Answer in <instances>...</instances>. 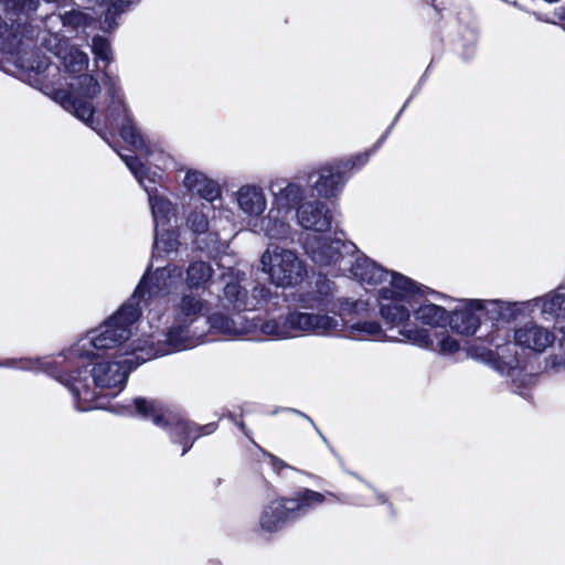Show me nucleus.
I'll use <instances>...</instances> for the list:
<instances>
[{"label":"nucleus","instance_id":"nucleus-33","mask_svg":"<svg viewBox=\"0 0 565 565\" xmlns=\"http://www.w3.org/2000/svg\"><path fill=\"white\" fill-rule=\"evenodd\" d=\"M213 276V268L205 262H194L186 269V285L190 288H206Z\"/></svg>","mask_w":565,"mask_h":565},{"label":"nucleus","instance_id":"nucleus-28","mask_svg":"<svg viewBox=\"0 0 565 565\" xmlns=\"http://www.w3.org/2000/svg\"><path fill=\"white\" fill-rule=\"evenodd\" d=\"M282 209H270L266 216H262L250 232L256 234H264L269 238H282L289 232V225L285 216H282Z\"/></svg>","mask_w":565,"mask_h":565},{"label":"nucleus","instance_id":"nucleus-40","mask_svg":"<svg viewBox=\"0 0 565 565\" xmlns=\"http://www.w3.org/2000/svg\"><path fill=\"white\" fill-rule=\"evenodd\" d=\"M376 501H377L379 503H385V502H386V499L384 498V495H383V494H381V493H376Z\"/></svg>","mask_w":565,"mask_h":565},{"label":"nucleus","instance_id":"nucleus-9","mask_svg":"<svg viewBox=\"0 0 565 565\" xmlns=\"http://www.w3.org/2000/svg\"><path fill=\"white\" fill-rule=\"evenodd\" d=\"M303 247L309 258L318 267L332 274H341L354 253V244L345 243L341 238L317 234L308 235Z\"/></svg>","mask_w":565,"mask_h":565},{"label":"nucleus","instance_id":"nucleus-24","mask_svg":"<svg viewBox=\"0 0 565 565\" xmlns=\"http://www.w3.org/2000/svg\"><path fill=\"white\" fill-rule=\"evenodd\" d=\"M298 224L316 233H323L331 227L332 215L329 207L320 201L302 202L296 211Z\"/></svg>","mask_w":565,"mask_h":565},{"label":"nucleus","instance_id":"nucleus-22","mask_svg":"<svg viewBox=\"0 0 565 565\" xmlns=\"http://www.w3.org/2000/svg\"><path fill=\"white\" fill-rule=\"evenodd\" d=\"M347 167L353 168L355 163L348 160L322 164L309 174L311 188L323 198L337 195L344 184L343 171Z\"/></svg>","mask_w":565,"mask_h":565},{"label":"nucleus","instance_id":"nucleus-19","mask_svg":"<svg viewBox=\"0 0 565 565\" xmlns=\"http://www.w3.org/2000/svg\"><path fill=\"white\" fill-rule=\"evenodd\" d=\"M286 316H281L279 318H273L267 321H262L260 319L248 318L243 315H234L233 317H227L221 312H215L212 316L207 317V322L210 328L221 334L235 337L242 335L250 332H255L256 330H260L263 334L271 335V333H266L264 331V326L270 321H278L284 319ZM273 337L280 338L276 334Z\"/></svg>","mask_w":565,"mask_h":565},{"label":"nucleus","instance_id":"nucleus-37","mask_svg":"<svg viewBox=\"0 0 565 565\" xmlns=\"http://www.w3.org/2000/svg\"><path fill=\"white\" fill-rule=\"evenodd\" d=\"M20 369L23 370H44L45 372L54 375L55 373L51 371V363L49 361H41V360H20L19 361Z\"/></svg>","mask_w":565,"mask_h":565},{"label":"nucleus","instance_id":"nucleus-30","mask_svg":"<svg viewBox=\"0 0 565 565\" xmlns=\"http://www.w3.org/2000/svg\"><path fill=\"white\" fill-rule=\"evenodd\" d=\"M212 206L210 203L195 202L191 204L190 212L186 215V225L196 234L204 233L209 228V213Z\"/></svg>","mask_w":565,"mask_h":565},{"label":"nucleus","instance_id":"nucleus-14","mask_svg":"<svg viewBox=\"0 0 565 565\" xmlns=\"http://www.w3.org/2000/svg\"><path fill=\"white\" fill-rule=\"evenodd\" d=\"M35 22L29 15L0 17V51L13 53L32 43L34 39L41 40V31Z\"/></svg>","mask_w":565,"mask_h":565},{"label":"nucleus","instance_id":"nucleus-11","mask_svg":"<svg viewBox=\"0 0 565 565\" xmlns=\"http://www.w3.org/2000/svg\"><path fill=\"white\" fill-rule=\"evenodd\" d=\"M134 404L138 415L150 419L159 427L169 429L173 441L183 445L182 455L186 454L198 437L199 428L195 425L183 420L179 415L153 401L139 397L134 401Z\"/></svg>","mask_w":565,"mask_h":565},{"label":"nucleus","instance_id":"nucleus-8","mask_svg":"<svg viewBox=\"0 0 565 565\" xmlns=\"http://www.w3.org/2000/svg\"><path fill=\"white\" fill-rule=\"evenodd\" d=\"M260 270L276 287L288 288L302 282L307 266L295 250L270 244L260 256Z\"/></svg>","mask_w":565,"mask_h":565},{"label":"nucleus","instance_id":"nucleus-25","mask_svg":"<svg viewBox=\"0 0 565 565\" xmlns=\"http://www.w3.org/2000/svg\"><path fill=\"white\" fill-rule=\"evenodd\" d=\"M295 519L288 499L279 498L263 508L258 518V527L264 533H276Z\"/></svg>","mask_w":565,"mask_h":565},{"label":"nucleus","instance_id":"nucleus-41","mask_svg":"<svg viewBox=\"0 0 565 565\" xmlns=\"http://www.w3.org/2000/svg\"><path fill=\"white\" fill-rule=\"evenodd\" d=\"M356 159L361 160V164H363L364 162H366L367 157L366 156H359Z\"/></svg>","mask_w":565,"mask_h":565},{"label":"nucleus","instance_id":"nucleus-39","mask_svg":"<svg viewBox=\"0 0 565 565\" xmlns=\"http://www.w3.org/2000/svg\"><path fill=\"white\" fill-rule=\"evenodd\" d=\"M507 364L509 365V369L513 372V374L515 372H518V373L520 372V371L516 370V361H515V359H512L511 361L507 362Z\"/></svg>","mask_w":565,"mask_h":565},{"label":"nucleus","instance_id":"nucleus-29","mask_svg":"<svg viewBox=\"0 0 565 565\" xmlns=\"http://www.w3.org/2000/svg\"><path fill=\"white\" fill-rule=\"evenodd\" d=\"M292 509L295 518L308 512L310 509L322 504L326 501V494L305 489L297 493L295 498H287Z\"/></svg>","mask_w":565,"mask_h":565},{"label":"nucleus","instance_id":"nucleus-26","mask_svg":"<svg viewBox=\"0 0 565 565\" xmlns=\"http://www.w3.org/2000/svg\"><path fill=\"white\" fill-rule=\"evenodd\" d=\"M268 190L274 199V204L285 213L292 209H298L303 199V188L297 183L289 182L286 179H275L270 181Z\"/></svg>","mask_w":565,"mask_h":565},{"label":"nucleus","instance_id":"nucleus-18","mask_svg":"<svg viewBox=\"0 0 565 565\" xmlns=\"http://www.w3.org/2000/svg\"><path fill=\"white\" fill-rule=\"evenodd\" d=\"M233 202L249 231L257 225L268 206L264 189L255 183L241 185L233 194Z\"/></svg>","mask_w":565,"mask_h":565},{"label":"nucleus","instance_id":"nucleus-31","mask_svg":"<svg viewBox=\"0 0 565 565\" xmlns=\"http://www.w3.org/2000/svg\"><path fill=\"white\" fill-rule=\"evenodd\" d=\"M414 316L417 321L431 327H439L449 318L447 311L443 307L430 302L422 303L416 310H414Z\"/></svg>","mask_w":565,"mask_h":565},{"label":"nucleus","instance_id":"nucleus-34","mask_svg":"<svg viewBox=\"0 0 565 565\" xmlns=\"http://www.w3.org/2000/svg\"><path fill=\"white\" fill-rule=\"evenodd\" d=\"M4 15H29L38 10L40 0H0Z\"/></svg>","mask_w":565,"mask_h":565},{"label":"nucleus","instance_id":"nucleus-35","mask_svg":"<svg viewBox=\"0 0 565 565\" xmlns=\"http://www.w3.org/2000/svg\"><path fill=\"white\" fill-rule=\"evenodd\" d=\"M154 250L169 253L177 249L178 239L174 232L167 226L154 228Z\"/></svg>","mask_w":565,"mask_h":565},{"label":"nucleus","instance_id":"nucleus-15","mask_svg":"<svg viewBox=\"0 0 565 565\" xmlns=\"http://www.w3.org/2000/svg\"><path fill=\"white\" fill-rule=\"evenodd\" d=\"M545 321L554 322L559 331L565 333V295L554 291L543 297L534 298L527 301H511V311L513 320L521 316L532 313L535 309Z\"/></svg>","mask_w":565,"mask_h":565},{"label":"nucleus","instance_id":"nucleus-44","mask_svg":"<svg viewBox=\"0 0 565 565\" xmlns=\"http://www.w3.org/2000/svg\"><path fill=\"white\" fill-rule=\"evenodd\" d=\"M327 494H328V495H330V497H335V495H334L333 493H331V492H328Z\"/></svg>","mask_w":565,"mask_h":565},{"label":"nucleus","instance_id":"nucleus-16","mask_svg":"<svg viewBox=\"0 0 565 565\" xmlns=\"http://www.w3.org/2000/svg\"><path fill=\"white\" fill-rule=\"evenodd\" d=\"M87 2L88 6L85 10L73 9L64 13H53L46 17L42 21L43 30L41 31V36H65L62 33L64 29L75 31L90 26L97 14L94 10V6L90 3H96L93 0H87Z\"/></svg>","mask_w":565,"mask_h":565},{"label":"nucleus","instance_id":"nucleus-20","mask_svg":"<svg viewBox=\"0 0 565 565\" xmlns=\"http://www.w3.org/2000/svg\"><path fill=\"white\" fill-rule=\"evenodd\" d=\"M183 271L177 265H167L158 268L152 275L147 273L136 289L142 286L137 303L140 306L145 301V295L148 294L149 298L154 299L158 296H163L172 292L181 282Z\"/></svg>","mask_w":565,"mask_h":565},{"label":"nucleus","instance_id":"nucleus-3","mask_svg":"<svg viewBox=\"0 0 565 565\" xmlns=\"http://www.w3.org/2000/svg\"><path fill=\"white\" fill-rule=\"evenodd\" d=\"M156 356L150 349L146 354L136 355V359H114L99 361L93 364L90 370L78 371L77 375L56 376L74 397L75 408L79 412H88L105 408V399L116 396L127 381L129 372L139 364Z\"/></svg>","mask_w":565,"mask_h":565},{"label":"nucleus","instance_id":"nucleus-13","mask_svg":"<svg viewBox=\"0 0 565 565\" xmlns=\"http://www.w3.org/2000/svg\"><path fill=\"white\" fill-rule=\"evenodd\" d=\"M553 341V333L533 321L526 322L514 330L513 344L509 341L508 332H504L502 337L494 334L490 338V343H492L497 350H502L501 353L498 352V356L501 359L505 358V351L511 352L514 347H520L523 350L533 352H543Z\"/></svg>","mask_w":565,"mask_h":565},{"label":"nucleus","instance_id":"nucleus-42","mask_svg":"<svg viewBox=\"0 0 565 565\" xmlns=\"http://www.w3.org/2000/svg\"><path fill=\"white\" fill-rule=\"evenodd\" d=\"M205 428L207 429V431L205 434H209L213 430V424H209L207 426H205Z\"/></svg>","mask_w":565,"mask_h":565},{"label":"nucleus","instance_id":"nucleus-1","mask_svg":"<svg viewBox=\"0 0 565 565\" xmlns=\"http://www.w3.org/2000/svg\"><path fill=\"white\" fill-rule=\"evenodd\" d=\"M41 45L58 57L63 75L46 58L30 63L29 82L79 120L89 124L95 108L93 98L100 87L94 75L86 73L89 57L76 45H71L66 36H41Z\"/></svg>","mask_w":565,"mask_h":565},{"label":"nucleus","instance_id":"nucleus-17","mask_svg":"<svg viewBox=\"0 0 565 565\" xmlns=\"http://www.w3.org/2000/svg\"><path fill=\"white\" fill-rule=\"evenodd\" d=\"M227 281L223 288V300L236 310H253L266 300L270 291L268 288L255 287L250 294L246 289V278L241 274L226 275Z\"/></svg>","mask_w":565,"mask_h":565},{"label":"nucleus","instance_id":"nucleus-4","mask_svg":"<svg viewBox=\"0 0 565 565\" xmlns=\"http://www.w3.org/2000/svg\"><path fill=\"white\" fill-rule=\"evenodd\" d=\"M266 333L281 338H294L303 332L317 335L338 334L344 331V337L359 341H392L397 338L387 334L376 320H344L338 315L312 313L290 311L278 321H270L264 326Z\"/></svg>","mask_w":565,"mask_h":565},{"label":"nucleus","instance_id":"nucleus-6","mask_svg":"<svg viewBox=\"0 0 565 565\" xmlns=\"http://www.w3.org/2000/svg\"><path fill=\"white\" fill-rule=\"evenodd\" d=\"M423 290L408 277H397L390 280V287L382 286L379 289L380 315L388 326V330H397V342L409 340L403 333L404 330H420L409 323L411 311L423 296Z\"/></svg>","mask_w":565,"mask_h":565},{"label":"nucleus","instance_id":"nucleus-32","mask_svg":"<svg viewBox=\"0 0 565 565\" xmlns=\"http://www.w3.org/2000/svg\"><path fill=\"white\" fill-rule=\"evenodd\" d=\"M99 7L107 6L105 11V29L110 30L115 26L116 18L128 11L131 7L138 4L141 0H93Z\"/></svg>","mask_w":565,"mask_h":565},{"label":"nucleus","instance_id":"nucleus-10","mask_svg":"<svg viewBox=\"0 0 565 565\" xmlns=\"http://www.w3.org/2000/svg\"><path fill=\"white\" fill-rule=\"evenodd\" d=\"M104 83L107 87V95L109 98L107 116H109L119 128L120 136L125 142L130 145L135 150L149 154V148L139 129L135 126L126 106L124 94L119 86V78L117 76L109 75L106 71H104Z\"/></svg>","mask_w":565,"mask_h":565},{"label":"nucleus","instance_id":"nucleus-36","mask_svg":"<svg viewBox=\"0 0 565 565\" xmlns=\"http://www.w3.org/2000/svg\"><path fill=\"white\" fill-rule=\"evenodd\" d=\"M92 52L97 60L103 61L106 65L110 64L114 60V52L110 42L100 35L92 39Z\"/></svg>","mask_w":565,"mask_h":565},{"label":"nucleus","instance_id":"nucleus-27","mask_svg":"<svg viewBox=\"0 0 565 565\" xmlns=\"http://www.w3.org/2000/svg\"><path fill=\"white\" fill-rule=\"evenodd\" d=\"M183 185L189 191L199 194L209 203H213L221 198L218 183L201 171L188 170L183 179Z\"/></svg>","mask_w":565,"mask_h":565},{"label":"nucleus","instance_id":"nucleus-5","mask_svg":"<svg viewBox=\"0 0 565 565\" xmlns=\"http://www.w3.org/2000/svg\"><path fill=\"white\" fill-rule=\"evenodd\" d=\"M207 302L190 291L179 297L172 306V324L163 334L164 341L157 339L156 356L194 348L204 341L205 333L199 330L198 322L207 313Z\"/></svg>","mask_w":565,"mask_h":565},{"label":"nucleus","instance_id":"nucleus-43","mask_svg":"<svg viewBox=\"0 0 565 565\" xmlns=\"http://www.w3.org/2000/svg\"><path fill=\"white\" fill-rule=\"evenodd\" d=\"M46 2H57L58 0H45Z\"/></svg>","mask_w":565,"mask_h":565},{"label":"nucleus","instance_id":"nucleus-21","mask_svg":"<svg viewBox=\"0 0 565 565\" xmlns=\"http://www.w3.org/2000/svg\"><path fill=\"white\" fill-rule=\"evenodd\" d=\"M341 274L351 275L353 278L367 285H383L390 287V280L394 277H405L395 271H387L384 268L376 265L365 255L356 250L354 246V253L348 265H344Z\"/></svg>","mask_w":565,"mask_h":565},{"label":"nucleus","instance_id":"nucleus-2","mask_svg":"<svg viewBox=\"0 0 565 565\" xmlns=\"http://www.w3.org/2000/svg\"><path fill=\"white\" fill-rule=\"evenodd\" d=\"M142 286L135 290L132 297L121 308L103 322L98 328L88 331L70 350V355L77 359L93 360L109 355L111 359H125L146 354L154 347V334L145 344L140 340L131 341L132 326L139 319L141 306H138L137 298Z\"/></svg>","mask_w":565,"mask_h":565},{"label":"nucleus","instance_id":"nucleus-23","mask_svg":"<svg viewBox=\"0 0 565 565\" xmlns=\"http://www.w3.org/2000/svg\"><path fill=\"white\" fill-rule=\"evenodd\" d=\"M403 333L409 340V343L443 355H452L460 349L458 341L445 330L434 333H429L425 329L404 330Z\"/></svg>","mask_w":565,"mask_h":565},{"label":"nucleus","instance_id":"nucleus-12","mask_svg":"<svg viewBox=\"0 0 565 565\" xmlns=\"http://www.w3.org/2000/svg\"><path fill=\"white\" fill-rule=\"evenodd\" d=\"M121 158L148 193L149 205L154 221V228L168 226L171 218L175 216L174 205L168 198L160 194L157 189L150 188L146 184V181L156 183L157 180L161 178V173L158 171H150V169L146 168L137 158L128 156H121Z\"/></svg>","mask_w":565,"mask_h":565},{"label":"nucleus","instance_id":"nucleus-7","mask_svg":"<svg viewBox=\"0 0 565 565\" xmlns=\"http://www.w3.org/2000/svg\"><path fill=\"white\" fill-rule=\"evenodd\" d=\"M492 321L495 332L489 334H499L501 331L498 323L510 322L513 320L511 311V301L500 299H465L461 300L457 308L449 316V324L452 330L460 334L472 335L480 327L481 319Z\"/></svg>","mask_w":565,"mask_h":565},{"label":"nucleus","instance_id":"nucleus-38","mask_svg":"<svg viewBox=\"0 0 565 565\" xmlns=\"http://www.w3.org/2000/svg\"><path fill=\"white\" fill-rule=\"evenodd\" d=\"M362 309H364V303L360 302V301H349V300H347V301L342 302V305H341V310L342 311L359 312Z\"/></svg>","mask_w":565,"mask_h":565}]
</instances>
